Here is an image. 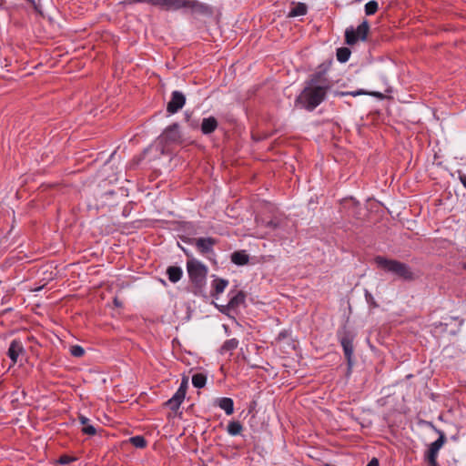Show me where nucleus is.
Here are the masks:
<instances>
[{
	"label": "nucleus",
	"mask_w": 466,
	"mask_h": 466,
	"mask_svg": "<svg viewBox=\"0 0 466 466\" xmlns=\"http://www.w3.org/2000/svg\"><path fill=\"white\" fill-rule=\"evenodd\" d=\"M266 226L269 228L275 229L279 227V223L276 222L275 220L271 219L267 222Z\"/></svg>",
	"instance_id": "obj_34"
},
{
	"label": "nucleus",
	"mask_w": 466,
	"mask_h": 466,
	"mask_svg": "<svg viewBox=\"0 0 466 466\" xmlns=\"http://www.w3.org/2000/svg\"><path fill=\"white\" fill-rule=\"evenodd\" d=\"M333 83L326 76L325 71H319L309 76L305 86L295 99V105L308 111H313L326 98Z\"/></svg>",
	"instance_id": "obj_1"
},
{
	"label": "nucleus",
	"mask_w": 466,
	"mask_h": 466,
	"mask_svg": "<svg viewBox=\"0 0 466 466\" xmlns=\"http://www.w3.org/2000/svg\"><path fill=\"white\" fill-rule=\"evenodd\" d=\"M129 443L138 449H144L147 445V440L141 435H137V436L131 437L129 439Z\"/></svg>",
	"instance_id": "obj_26"
},
{
	"label": "nucleus",
	"mask_w": 466,
	"mask_h": 466,
	"mask_svg": "<svg viewBox=\"0 0 466 466\" xmlns=\"http://www.w3.org/2000/svg\"><path fill=\"white\" fill-rule=\"evenodd\" d=\"M157 140L163 147L179 144L182 141V135L179 131L178 124L173 123L172 125L168 126L158 137Z\"/></svg>",
	"instance_id": "obj_7"
},
{
	"label": "nucleus",
	"mask_w": 466,
	"mask_h": 466,
	"mask_svg": "<svg viewBox=\"0 0 466 466\" xmlns=\"http://www.w3.org/2000/svg\"><path fill=\"white\" fill-rule=\"evenodd\" d=\"M214 279L211 282V291L210 296L214 299H218L220 294H222L226 288L228 286V280L218 278L213 275Z\"/></svg>",
	"instance_id": "obj_13"
},
{
	"label": "nucleus",
	"mask_w": 466,
	"mask_h": 466,
	"mask_svg": "<svg viewBox=\"0 0 466 466\" xmlns=\"http://www.w3.org/2000/svg\"><path fill=\"white\" fill-rule=\"evenodd\" d=\"M6 354L12 361V365H15L17 362L18 357L25 354V350L22 341L19 339H13L10 342Z\"/></svg>",
	"instance_id": "obj_12"
},
{
	"label": "nucleus",
	"mask_w": 466,
	"mask_h": 466,
	"mask_svg": "<svg viewBox=\"0 0 466 466\" xmlns=\"http://www.w3.org/2000/svg\"><path fill=\"white\" fill-rule=\"evenodd\" d=\"M238 340L235 338L227 339L220 347L219 353L223 355L227 352L233 351L238 347Z\"/></svg>",
	"instance_id": "obj_20"
},
{
	"label": "nucleus",
	"mask_w": 466,
	"mask_h": 466,
	"mask_svg": "<svg viewBox=\"0 0 466 466\" xmlns=\"http://www.w3.org/2000/svg\"><path fill=\"white\" fill-rule=\"evenodd\" d=\"M82 431L84 434L86 435H95L96 433V430L93 425L87 424L86 426L83 427Z\"/></svg>",
	"instance_id": "obj_30"
},
{
	"label": "nucleus",
	"mask_w": 466,
	"mask_h": 466,
	"mask_svg": "<svg viewBox=\"0 0 466 466\" xmlns=\"http://www.w3.org/2000/svg\"><path fill=\"white\" fill-rule=\"evenodd\" d=\"M167 275L170 282L177 283L181 279L183 276V270L180 267L169 266L167 268Z\"/></svg>",
	"instance_id": "obj_19"
},
{
	"label": "nucleus",
	"mask_w": 466,
	"mask_h": 466,
	"mask_svg": "<svg viewBox=\"0 0 466 466\" xmlns=\"http://www.w3.org/2000/svg\"><path fill=\"white\" fill-rule=\"evenodd\" d=\"M70 353L74 357L80 358L85 355V350L79 345H74L70 348Z\"/></svg>",
	"instance_id": "obj_28"
},
{
	"label": "nucleus",
	"mask_w": 466,
	"mask_h": 466,
	"mask_svg": "<svg viewBox=\"0 0 466 466\" xmlns=\"http://www.w3.org/2000/svg\"><path fill=\"white\" fill-rule=\"evenodd\" d=\"M446 320H449V321H446L444 323V325L447 327L451 321L454 320V321H458V326L459 328L462 326L464 320L460 319L459 317H450L449 319H446Z\"/></svg>",
	"instance_id": "obj_32"
},
{
	"label": "nucleus",
	"mask_w": 466,
	"mask_h": 466,
	"mask_svg": "<svg viewBox=\"0 0 466 466\" xmlns=\"http://www.w3.org/2000/svg\"><path fill=\"white\" fill-rule=\"evenodd\" d=\"M426 424L438 433L439 438L430 444L429 449L424 454V461L428 463V466H439L437 461L438 454L440 450L445 444L447 438L445 433L442 431L437 429L431 421H427Z\"/></svg>",
	"instance_id": "obj_5"
},
{
	"label": "nucleus",
	"mask_w": 466,
	"mask_h": 466,
	"mask_svg": "<svg viewBox=\"0 0 466 466\" xmlns=\"http://www.w3.org/2000/svg\"><path fill=\"white\" fill-rule=\"evenodd\" d=\"M186 397V394L179 391V390H177L176 393L173 395V397L171 399H169L166 403L165 405L167 407H168L171 410L173 411H177L182 401L184 400Z\"/></svg>",
	"instance_id": "obj_16"
},
{
	"label": "nucleus",
	"mask_w": 466,
	"mask_h": 466,
	"mask_svg": "<svg viewBox=\"0 0 466 466\" xmlns=\"http://www.w3.org/2000/svg\"><path fill=\"white\" fill-rule=\"evenodd\" d=\"M187 271L192 285V293L198 297L206 298L208 267L201 261L192 258L187 261Z\"/></svg>",
	"instance_id": "obj_3"
},
{
	"label": "nucleus",
	"mask_w": 466,
	"mask_h": 466,
	"mask_svg": "<svg viewBox=\"0 0 466 466\" xmlns=\"http://www.w3.org/2000/svg\"><path fill=\"white\" fill-rule=\"evenodd\" d=\"M78 419H79L80 423L82 425H84V427L88 424L89 420L86 416L80 415Z\"/></svg>",
	"instance_id": "obj_35"
},
{
	"label": "nucleus",
	"mask_w": 466,
	"mask_h": 466,
	"mask_svg": "<svg viewBox=\"0 0 466 466\" xmlns=\"http://www.w3.org/2000/svg\"><path fill=\"white\" fill-rule=\"evenodd\" d=\"M339 336V341L340 345L343 349V352L345 355V358L347 360V363L349 367L350 368L352 366V358H353V339L354 335L352 332L349 330H344Z\"/></svg>",
	"instance_id": "obj_9"
},
{
	"label": "nucleus",
	"mask_w": 466,
	"mask_h": 466,
	"mask_svg": "<svg viewBox=\"0 0 466 466\" xmlns=\"http://www.w3.org/2000/svg\"><path fill=\"white\" fill-rule=\"evenodd\" d=\"M114 304L116 307H118V308L122 307V302L119 301L117 298L114 299Z\"/></svg>",
	"instance_id": "obj_39"
},
{
	"label": "nucleus",
	"mask_w": 466,
	"mask_h": 466,
	"mask_svg": "<svg viewBox=\"0 0 466 466\" xmlns=\"http://www.w3.org/2000/svg\"><path fill=\"white\" fill-rule=\"evenodd\" d=\"M26 1L29 2L33 5V7L35 8V11H38L36 0H26Z\"/></svg>",
	"instance_id": "obj_38"
},
{
	"label": "nucleus",
	"mask_w": 466,
	"mask_h": 466,
	"mask_svg": "<svg viewBox=\"0 0 466 466\" xmlns=\"http://www.w3.org/2000/svg\"><path fill=\"white\" fill-rule=\"evenodd\" d=\"M218 127V122L216 117L214 116H208L204 117L202 119L201 125H200V130L203 135H210L212 134Z\"/></svg>",
	"instance_id": "obj_14"
},
{
	"label": "nucleus",
	"mask_w": 466,
	"mask_h": 466,
	"mask_svg": "<svg viewBox=\"0 0 466 466\" xmlns=\"http://www.w3.org/2000/svg\"><path fill=\"white\" fill-rule=\"evenodd\" d=\"M242 430H243L242 424L239 421H236V420L230 421L227 427V431H228V434L231 436L239 435L241 433Z\"/></svg>",
	"instance_id": "obj_23"
},
{
	"label": "nucleus",
	"mask_w": 466,
	"mask_h": 466,
	"mask_svg": "<svg viewBox=\"0 0 466 466\" xmlns=\"http://www.w3.org/2000/svg\"><path fill=\"white\" fill-rule=\"evenodd\" d=\"M190 127H197V125L190 124Z\"/></svg>",
	"instance_id": "obj_43"
},
{
	"label": "nucleus",
	"mask_w": 466,
	"mask_h": 466,
	"mask_svg": "<svg viewBox=\"0 0 466 466\" xmlns=\"http://www.w3.org/2000/svg\"><path fill=\"white\" fill-rule=\"evenodd\" d=\"M366 466H380L379 460L377 458H372Z\"/></svg>",
	"instance_id": "obj_36"
},
{
	"label": "nucleus",
	"mask_w": 466,
	"mask_h": 466,
	"mask_svg": "<svg viewBox=\"0 0 466 466\" xmlns=\"http://www.w3.org/2000/svg\"><path fill=\"white\" fill-rule=\"evenodd\" d=\"M365 299L370 305L378 307L373 296L368 290H365Z\"/></svg>",
	"instance_id": "obj_31"
},
{
	"label": "nucleus",
	"mask_w": 466,
	"mask_h": 466,
	"mask_svg": "<svg viewBox=\"0 0 466 466\" xmlns=\"http://www.w3.org/2000/svg\"><path fill=\"white\" fill-rule=\"evenodd\" d=\"M207 382V376L203 373H196L192 376V384L195 388L202 389Z\"/></svg>",
	"instance_id": "obj_25"
},
{
	"label": "nucleus",
	"mask_w": 466,
	"mask_h": 466,
	"mask_svg": "<svg viewBox=\"0 0 466 466\" xmlns=\"http://www.w3.org/2000/svg\"><path fill=\"white\" fill-rule=\"evenodd\" d=\"M285 337H286L285 332H280V333L279 334V339L285 338Z\"/></svg>",
	"instance_id": "obj_41"
},
{
	"label": "nucleus",
	"mask_w": 466,
	"mask_h": 466,
	"mask_svg": "<svg viewBox=\"0 0 466 466\" xmlns=\"http://www.w3.org/2000/svg\"><path fill=\"white\" fill-rule=\"evenodd\" d=\"M218 244V239L207 237V238H198L195 239V246L198 251L206 256L210 261L216 263V253L214 250V246Z\"/></svg>",
	"instance_id": "obj_8"
},
{
	"label": "nucleus",
	"mask_w": 466,
	"mask_h": 466,
	"mask_svg": "<svg viewBox=\"0 0 466 466\" xmlns=\"http://www.w3.org/2000/svg\"><path fill=\"white\" fill-rule=\"evenodd\" d=\"M368 94H370L371 96H381L378 92L368 93V92L364 91L363 89H360V90H357V91H351V92L336 91L334 95L337 96H360V95H368Z\"/></svg>",
	"instance_id": "obj_22"
},
{
	"label": "nucleus",
	"mask_w": 466,
	"mask_h": 466,
	"mask_svg": "<svg viewBox=\"0 0 466 466\" xmlns=\"http://www.w3.org/2000/svg\"><path fill=\"white\" fill-rule=\"evenodd\" d=\"M374 262L379 268L392 273L404 281L410 282L416 279V275L411 268L404 262L383 256H376Z\"/></svg>",
	"instance_id": "obj_4"
},
{
	"label": "nucleus",
	"mask_w": 466,
	"mask_h": 466,
	"mask_svg": "<svg viewBox=\"0 0 466 466\" xmlns=\"http://www.w3.org/2000/svg\"><path fill=\"white\" fill-rule=\"evenodd\" d=\"M123 5L147 4L159 7L166 12H177L181 10L184 15L211 17L214 14L212 6L198 0H124Z\"/></svg>",
	"instance_id": "obj_2"
},
{
	"label": "nucleus",
	"mask_w": 466,
	"mask_h": 466,
	"mask_svg": "<svg viewBox=\"0 0 466 466\" xmlns=\"http://www.w3.org/2000/svg\"><path fill=\"white\" fill-rule=\"evenodd\" d=\"M378 8L379 5L376 1H370L365 5V14L367 15H372L378 11Z\"/></svg>",
	"instance_id": "obj_27"
},
{
	"label": "nucleus",
	"mask_w": 466,
	"mask_h": 466,
	"mask_svg": "<svg viewBox=\"0 0 466 466\" xmlns=\"http://www.w3.org/2000/svg\"><path fill=\"white\" fill-rule=\"evenodd\" d=\"M76 461V457H71V456H68L66 454H64V455H61L57 461V462L61 465H67V464H70L71 462Z\"/></svg>",
	"instance_id": "obj_29"
},
{
	"label": "nucleus",
	"mask_w": 466,
	"mask_h": 466,
	"mask_svg": "<svg viewBox=\"0 0 466 466\" xmlns=\"http://www.w3.org/2000/svg\"><path fill=\"white\" fill-rule=\"evenodd\" d=\"M187 378H183L182 379V381L180 383V386L179 388L177 389V390L183 392V393H187Z\"/></svg>",
	"instance_id": "obj_33"
},
{
	"label": "nucleus",
	"mask_w": 466,
	"mask_h": 466,
	"mask_svg": "<svg viewBox=\"0 0 466 466\" xmlns=\"http://www.w3.org/2000/svg\"><path fill=\"white\" fill-rule=\"evenodd\" d=\"M341 209L348 216L356 219H361V207L354 198H345L341 202Z\"/></svg>",
	"instance_id": "obj_10"
},
{
	"label": "nucleus",
	"mask_w": 466,
	"mask_h": 466,
	"mask_svg": "<svg viewBox=\"0 0 466 466\" xmlns=\"http://www.w3.org/2000/svg\"><path fill=\"white\" fill-rule=\"evenodd\" d=\"M351 51L348 47H339L337 49L336 56L339 62L346 63L350 59Z\"/></svg>",
	"instance_id": "obj_24"
},
{
	"label": "nucleus",
	"mask_w": 466,
	"mask_h": 466,
	"mask_svg": "<svg viewBox=\"0 0 466 466\" xmlns=\"http://www.w3.org/2000/svg\"><path fill=\"white\" fill-rule=\"evenodd\" d=\"M113 194H114V191L109 190V191H106L104 195L106 197V196H109V195L111 196Z\"/></svg>",
	"instance_id": "obj_40"
},
{
	"label": "nucleus",
	"mask_w": 466,
	"mask_h": 466,
	"mask_svg": "<svg viewBox=\"0 0 466 466\" xmlns=\"http://www.w3.org/2000/svg\"><path fill=\"white\" fill-rule=\"evenodd\" d=\"M370 31V24L364 20L357 28L349 26L345 30V43L349 46H354L359 41H365Z\"/></svg>",
	"instance_id": "obj_6"
},
{
	"label": "nucleus",
	"mask_w": 466,
	"mask_h": 466,
	"mask_svg": "<svg viewBox=\"0 0 466 466\" xmlns=\"http://www.w3.org/2000/svg\"><path fill=\"white\" fill-rule=\"evenodd\" d=\"M308 7L304 3H298L289 13V17H296L305 15L307 14Z\"/></svg>",
	"instance_id": "obj_21"
},
{
	"label": "nucleus",
	"mask_w": 466,
	"mask_h": 466,
	"mask_svg": "<svg viewBox=\"0 0 466 466\" xmlns=\"http://www.w3.org/2000/svg\"><path fill=\"white\" fill-rule=\"evenodd\" d=\"M229 295H231V297L226 306L228 309H236L240 305L245 303L246 294L244 291L239 290L235 294H232V292H230Z\"/></svg>",
	"instance_id": "obj_15"
},
{
	"label": "nucleus",
	"mask_w": 466,
	"mask_h": 466,
	"mask_svg": "<svg viewBox=\"0 0 466 466\" xmlns=\"http://www.w3.org/2000/svg\"><path fill=\"white\" fill-rule=\"evenodd\" d=\"M230 260L235 265L244 266L249 262V256L246 250H238L230 255Z\"/></svg>",
	"instance_id": "obj_17"
},
{
	"label": "nucleus",
	"mask_w": 466,
	"mask_h": 466,
	"mask_svg": "<svg viewBox=\"0 0 466 466\" xmlns=\"http://www.w3.org/2000/svg\"><path fill=\"white\" fill-rule=\"evenodd\" d=\"M459 178L463 187L466 188V174H460Z\"/></svg>",
	"instance_id": "obj_37"
},
{
	"label": "nucleus",
	"mask_w": 466,
	"mask_h": 466,
	"mask_svg": "<svg viewBox=\"0 0 466 466\" xmlns=\"http://www.w3.org/2000/svg\"><path fill=\"white\" fill-rule=\"evenodd\" d=\"M2 410V409L0 408V411Z\"/></svg>",
	"instance_id": "obj_44"
},
{
	"label": "nucleus",
	"mask_w": 466,
	"mask_h": 466,
	"mask_svg": "<svg viewBox=\"0 0 466 466\" xmlns=\"http://www.w3.org/2000/svg\"><path fill=\"white\" fill-rule=\"evenodd\" d=\"M461 268L466 270V262L462 263Z\"/></svg>",
	"instance_id": "obj_42"
},
{
	"label": "nucleus",
	"mask_w": 466,
	"mask_h": 466,
	"mask_svg": "<svg viewBox=\"0 0 466 466\" xmlns=\"http://www.w3.org/2000/svg\"><path fill=\"white\" fill-rule=\"evenodd\" d=\"M186 104V96L180 91H173L171 98L167 105V111L169 114H175L178 112Z\"/></svg>",
	"instance_id": "obj_11"
},
{
	"label": "nucleus",
	"mask_w": 466,
	"mask_h": 466,
	"mask_svg": "<svg viewBox=\"0 0 466 466\" xmlns=\"http://www.w3.org/2000/svg\"><path fill=\"white\" fill-rule=\"evenodd\" d=\"M216 405L222 409L227 415H231L234 412V401L231 398L222 397L215 400Z\"/></svg>",
	"instance_id": "obj_18"
}]
</instances>
